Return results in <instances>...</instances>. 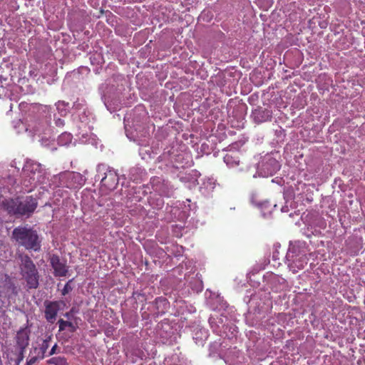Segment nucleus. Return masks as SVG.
Here are the masks:
<instances>
[{
	"label": "nucleus",
	"instance_id": "nucleus-1",
	"mask_svg": "<svg viewBox=\"0 0 365 365\" xmlns=\"http://www.w3.org/2000/svg\"><path fill=\"white\" fill-rule=\"evenodd\" d=\"M23 174L24 177V185L28 187L27 192H31L38 186H40V188L43 190H47L48 178L40 163L27 160L23 168Z\"/></svg>",
	"mask_w": 365,
	"mask_h": 365
},
{
	"label": "nucleus",
	"instance_id": "nucleus-2",
	"mask_svg": "<svg viewBox=\"0 0 365 365\" xmlns=\"http://www.w3.org/2000/svg\"><path fill=\"white\" fill-rule=\"evenodd\" d=\"M35 198L28 196L25 198L9 199L3 202L6 210L10 214L29 216L37 207Z\"/></svg>",
	"mask_w": 365,
	"mask_h": 365
},
{
	"label": "nucleus",
	"instance_id": "nucleus-3",
	"mask_svg": "<svg viewBox=\"0 0 365 365\" xmlns=\"http://www.w3.org/2000/svg\"><path fill=\"white\" fill-rule=\"evenodd\" d=\"M13 238L27 250L38 251L41 248V242L36 230L24 226L16 227L12 232Z\"/></svg>",
	"mask_w": 365,
	"mask_h": 365
},
{
	"label": "nucleus",
	"instance_id": "nucleus-4",
	"mask_svg": "<svg viewBox=\"0 0 365 365\" xmlns=\"http://www.w3.org/2000/svg\"><path fill=\"white\" fill-rule=\"evenodd\" d=\"M84 183L83 177L78 173L66 171L55 175L51 179V183L48 186L53 188L56 187H63L67 188H77Z\"/></svg>",
	"mask_w": 365,
	"mask_h": 365
},
{
	"label": "nucleus",
	"instance_id": "nucleus-5",
	"mask_svg": "<svg viewBox=\"0 0 365 365\" xmlns=\"http://www.w3.org/2000/svg\"><path fill=\"white\" fill-rule=\"evenodd\" d=\"M286 257L288 267L293 273L304 269L308 261L306 251L304 250H300L294 245L289 247Z\"/></svg>",
	"mask_w": 365,
	"mask_h": 365
},
{
	"label": "nucleus",
	"instance_id": "nucleus-6",
	"mask_svg": "<svg viewBox=\"0 0 365 365\" xmlns=\"http://www.w3.org/2000/svg\"><path fill=\"white\" fill-rule=\"evenodd\" d=\"M21 269L29 288H36L38 284L36 267L28 256L21 257Z\"/></svg>",
	"mask_w": 365,
	"mask_h": 365
},
{
	"label": "nucleus",
	"instance_id": "nucleus-7",
	"mask_svg": "<svg viewBox=\"0 0 365 365\" xmlns=\"http://www.w3.org/2000/svg\"><path fill=\"white\" fill-rule=\"evenodd\" d=\"M98 174L96 178H100V173L103 172L104 176L101 178V184L102 187H104L107 190H113L115 188L118 183V176L117 173L109 168H106V165H98Z\"/></svg>",
	"mask_w": 365,
	"mask_h": 365
},
{
	"label": "nucleus",
	"instance_id": "nucleus-8",
	"mask_svg": "<svg viewBox=\"0 0 365 365\" xmlns=\"http://www.w3.org/2000/svg\"><path fill=\"white\" fill-rule=\"evenodd\" d=\"M280 168L279 162L270 155H265L257 166L258 175L263 178L272 176Z\"/></svg>",
	"mask_w": 365,
	"mask_h": 365
},
{
	"label": "nucleus",
	"instance_id": "nucleus-9",
	"mask_svg": "<svg viewBox=\"0 0 365 365\" xmlns=\"http://www.w3.org/2000/svg\"><path fill=\"white\" fill-rule=\"evenodd\" d=\"M18 125L19 127L31 133L32 136L36 135L41 136L43 134L47 135L50 133V127L48 123L42 122L36 123L34 125H29V128H26L22 122H19Z\"/></svg>",
	"mask_w": 365,
	"mask_h": 365
},
{
	"label": "nucleus",
	"instance_id": "nucleus-10",
	"mask_svg": "<svg viewBox=\"0 0 365 365\" xmlns=\"http://www.w3.org/2000/svg\"><path fill=\"white\" fill-rule=\"evenodd\" d=\"M30 330L27 328H21L16 334V344L22 353L28 346L29 342Z\"/></svg>",
	"mask_w": 365,
	"mask_h": 365
},
{
	"label": "nucleus",
	"instance_id": "nucleus-11",
	"mask_svg": "<svg viewBox=\"0 0 365 365\" xmlns=\"http://www.w3.org/2000/svg\"><path fill=\"white\" fill-rule=\"evenodd\" d=\"M153 187L156 192L160 195L169 197L173 194V187L168 182H160L159 178L153 180Z\"/></svg>",
	"mask_w": 365,
	"mask_h": 365
},
{
	"label": "nucleus",
	"instance_id": "nucleus-12",
	"mask_svg": "<svg viewBox=\"0 0 365 365\" xmlns=\"http://www.w3.org/2000/svg\"><path fill=\"white\" fill-rule=\"evenodd\" d=\"M51 264L54 269V274L58 277H64L68 272L66 264L61 262L58 256L53 255L51 257Z\"/></svg>",
	"mask_w": 365,
	"mask_h": 365
},
{
	"label": "nucleus",
	"instance_id": "nucleus-13",
	"mask_svg": "<svg viewBox=\"0 0 365 365\" xmlns=\"http://www.w3.org/2000/svg\"><path fill=\"white\" fill-rule=\"evenodd\" d=\"M59 310V303L58 302H51L46 304L45 317L48 322L53 323L56 318Z\"/></svg>",
	"mask_w": 365,
	"mask_h": 365
},
{
	"label": "nucleus",
	"instance_id": "nucleus-14",
	"mask_svg": "<svg viewBox=\"0 0 365 365\" xmlns=\"http://www.w3.org/2000/svg\"><path fill=\"white\" fill-rule=\"evenodd\" d=\"M83 128H86V124L82 121L81 125H79V129L81 130L78 134L80 141L83 143H91L96 146L98 144V139L96 136L91 133H84L82 130Z\"/></svg>",
	"mask_w": 365,
	"mask_h": 365
},
{
	"label": "nucleus",
	"instance_id": "nucleus-15",
	"mask_svg": "<svg viewBox=\"0 0 365 365\" xmlns=\"http://www.w3.org/2000/svg\"><path fill=\"white\" fill-rule=\"evenodd\" d=\"M224 162L229 168H234L239 165L240 160L237 153H227L224 156Z\"/></svg>",
	"mask_w": 365,
	"mask_h": 365
},
{
	"label": "nucleus",
	"instance_id": "nucleus-16",
	"mask_svg": "<svg viewBox=\"0 0 365 365\" xmlns=\"http://www.w3.org/2000/svg\"><path fill=\"white\" fill-rule=\"evenodd\" d=\"M56 110L60 116L63 117L66 116L69 112V105L68 103L59 101L56 103Z\"/></svg>",
	"mask_w": 365,
	"mask_h": 365
},
{
	"label": "nucleus",
	"instance_id": "nucleus-17",
	"mask_svg": "<svg viewBox=\"0 0 365 365\" xmlns=\"http://www.w3.org/2000/svg\"><path fill=\"white\" fill-rule=\"evenodd\" d=\"M271 118V112L264 109L263 110H258L255 113V118L258 122H263L269 120Z\"/></svg>",
	"mask_w": 365,
	"mask_h": 365
},
{
	"label": "nucleus",
	"instance_id": "nucleus-18",
	"mask_svg": "<svg viewBox=\"0 0 365 365\" xmlns=\"http://www.w3.org/2000/svg\"><path fill=\"white\" fill-rule=\"evenodd\" d=\"M72 140V135L69 133H62L58 138V143L60 145H67Z\"/></svg>",
	"mask_w": 365,
	"mask_h": 365
},
{
	"label": "nucleus",
	"instance_id": "nucleus-19",
	"mask_svg": "<svg viewBox=\"0 0 365 365\" xmlns=\"http://www.w3.org/2000/svg\"><path fill=\"white\" fill-rule=\"evenodd\" d=\"M48 364L54 365H68L66 359L63 356H56L48 360Z\"/></svg>",
	"mask_w": 365,
	"mask_h": 365
},
{
	"label": "nucleus",
	"instance_id": "nucleus-20",
	"mask_svg": "<svg viewBox=\"0 0 365 365\" xmlns=\"http://www.w3.org/2000/svg\"><path fill=\"white\" fill-rule=\"evenodd\" d=\"M59 329L61 331L64 330L66 327H70L72 329H74V326L72 322L64 321L63 319L58 320Z\"/></svg>",
	"mask_w": 365,
	"mask_h": 365
},
{
	"label": "nucleus",
	"instance_id": "nucleus-21",
	"mask_svg": "<svg viewBox=\"0 0 365 365\" xmlns=\"http://www.w3.org/2000/svg\"><path fill=\"white\" fill-rule=\"evenodd\" d=\"M256 197H257V195L255 194H252V195L251 197V202H252V203L257 205V206H259L262 209H264V208L267 209V208H269L270 207V205H269L268 202H261V203L257 202L256 200H255Z\"/></svg>",
	"mask_w": 365,
	"mask_h": 365
},
{
	"label": "nucleus",
	"instance_id": "nucleus-22",
	"mask_svg": "<svg viewBox=\"0 0 365 365\" xmlns=\"http://www.w3.org/2000/svg\"><path fill=\"white\" fill-rule=\"evenodd\" d=\"M200 334H201V336H200V339L199 341H197V336H193V339L195 340H196V344L202 345L203 341H205L207 337V331H205V329H200Z\"/></svg>",
	"mask_w": 365,
	"mask_h": 365
},
{
	"label": "nucleus",
	"instance_id": "nucleus-23",
	"mask_svg": "<svg viewBox=\"0 0 365 365\" xmlns=\"http://www.w3.org/2000/svg\"><path fill=\"white\" fill-rule=\"evenodd\" d=\"M49 339H50V337L47 339L43 340L42 344L41 345V350L43 354L46 353V350L48 349V348L49 346V344H48Z\"/></svg>",
	"mask_w": 365,
	"mask_h": 365
},
{
	"label": "nucleus",
	"instance_id": "nucleus-24",
	"mask_svg": "<svg viewBox=\"0 0 365 365\" xmlns=\"http://www.w3.org/2000/svg\"><path fill=\"white\" fill-rule=\"evenodd\" d=\"M71 282V281L70 280L68 282H67L65 284V286H64V287H63V289L62 290V294L63 295L67 294L68 292H70L72 290V287L70 285V282Z\"/></svg>",
	"mask_w": 365,
	"mask_h": 365
},
{
	"label": "nucleus",
	"instance_id": "nucleus-25",
	"mask_svg": "<svg viewBox=\"0 0 365 365\" xmlns=\"http://www.w3.org/2000/svg\"><path fill=\"white\" fill-rule=\"evenodd\" d=\"M54 121L56 125L58 127H62L64 125L63 120L61 119L60 118H58L56 114H54Z\"/></svg>",
	"mask_w": 365,
	"mask_h": 365
},
{
	"label": "nucleus",
	"instance_id": "nucleus-26",
	"mask_svg": "<svg viewBox=\"0 0 365 365\" xmlns=\"http://www.w3.org/2000/svg\"><path fill=\"white\" fill-rule=\"evenodd\" d=\"M57 347H58L57 344H54L53 346V347L51 348L48 355L51 356V355L56 354L57 353Z\"/></svg>",
	"mask_w": 365,
	"mask_h": 365
},
{
	"label": "nucleus",
	"instance_id": "nucleus-27",
	"mask_svg": "<svg viewBox=\"0 0 365 365\" xmlns=\"http://www.w3.org/2000/svg\"><path fill=\"white\" fill-rule=\"evenodd\" d=\"M207 183L209 184V189L212 190L215 187V182L212 179H209L207 181Z\"/></svg>",
	"mask_w": 365,
	"mask_h": 365
},
{
	"label": "nucleus",
	"instance_id": "nucleus-28",
	"mask_svg": "<svg viewBox=\"0 0 365 365\" xmlns=\"http://www.w3.org/2000/svg\"><path fill=\"white\" fill-rule=\"evenodd\" d=\"M48 140V139H46V140H44V138L42 137L41 139V144L44 146H47L48 145V143H47L46 142Z\"/></svg>",
	"mask_w": 365,
	"mask_h": 365
},
{
	"label": "nucleus",
	"instance_id": "nucleus-29",
	"mask_svg": "<svg viewBox=\"0 0 365 365\" xmlns=\"http://www.w3.org/2000/svg\"><path fill=\"white\" fill-rule=\"evenodd\" d=\"M202 289V283L200 282L198 287L196 289V292H200Z\"/></svg>",
	"mask_w": 365,
	"mask_h": 365
},
{
	"label": "nucleus",
	"instance_id": "nucleus-30",
	"mask_svg": "<svg viewBox=\"0 0 365 365\" xmlns=\"http://www.w3.org/2000/svg\"><path fill=\"white\" fill-rule=\"evenodd\" d=\"M163 200H160L159 203L158 204V205H163Z\"/></svg>",
	"mask_w": 365,
	"mask_h": 365
},
{
	"label": "nucleus",
	"instance_id": "nucleus-31",
	"mask_svg": "<svg viewBox=\"0 0 365 365\" xmlns=\"http://www.w3.org/2000/svg\"><path fill=\"white\" fill-rule=\"evenodd\" d=\"M34 359H31L30 361L29 362V364H31V363L34 362Z\"/></svg>",
	"mask_w": 365,
	"mask_h": 365
},
{
	"label": "nucleus",
	"instance_id": "nucleus-32",
	"mask_svg": "<svg viewBox=\"0 0 365 365\" xmlns=\"http://www.w3.org/2000/svg\"><path fill=\"white\" fill-rule=\"evenodd\" d=\"M5 96H7V97H10V94L6 93Z\"/></svg>",
	"mask_w": 365,
	"mask_h": 365
},
{
	"label": "nucleus",
	"instance_id": "nucleus-33",
	"mask_svg": "<svg viewBox=\"0 0 365 365\" xmlns=\"http://www.w3.org/2000/svg\"><path fill=\"white\" fill-rule=\"evenodd\" d=\"M124 120H125V126L126 127L127 126V124L125 123L126 120L125 119Z\"/></svg>",
	"mask_w": 365,
	"mask_h": 365
},
{
	"label": "nucleus",
	"instance_id": "nucleus-34",
	"mask_svg": "<svg viewBox=\"0 0 365 365\" xmlns=\"http://www.w3.org/2000/svg\"><path fill=\"white\" fill-rule=\"evenodd\" d=\"M271 210H272V208H269V210H268V212H269V213L271 212Z\"/></svg>",
	"mask_w": 365,
	"mask_h": 365
}]
</instances>
